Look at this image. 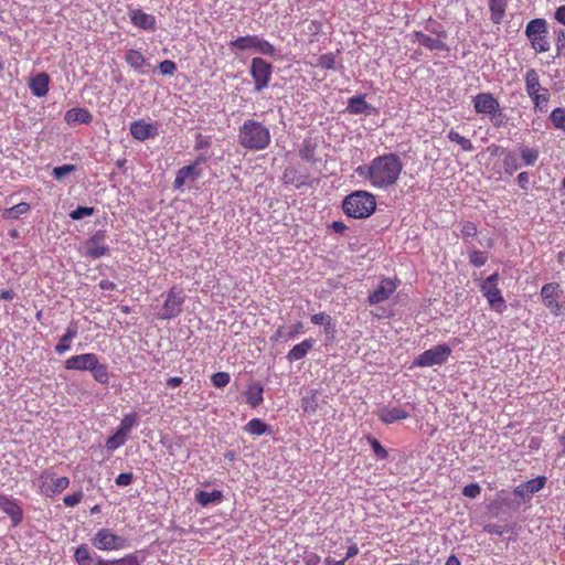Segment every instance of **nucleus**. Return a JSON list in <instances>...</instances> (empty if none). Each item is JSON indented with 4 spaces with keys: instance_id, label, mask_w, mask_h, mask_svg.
<instances>
[{
    "instance_id": "nucleus-1",
    "label": "nucleus",
    "mask_w": 565,
    "mask_h": 565,
    "mask_svg": "<svg viewBox=\"0 0 565 565\" xmlns=\"http://www.w3.org/2000/svg\"><path fill=\"white\" fill-rule=\"evenodd\" d=\"M403 167L396 153H385L375 157L369 164L356 167L354 172L373 188L386 190L397 182Z\"/></svg>"
},
{
    "instance_id": "nucleus-2",
    "label": "nucleus",
    "mask_w": 565,
    "mask_h": 565,
    "mask_svg": "<svg viewBox=\"0 0 565 565\" xmlns=\"http://www.w3.org/2000/svg\"><path fill=\"white\" fill-rule=\"evenodd\" d=\"M237 141L249 151H262L269 147L271 135L269 127L256 119H245L237 130Z\"/></svg>"
},
{
    "instance_id": "nucleus-3",
    "label": "nucleus",
    "mask_w": 565,
    "mask_h": 565,
    "mask_svg": "<svg viewBox=\"0 0 565 565\" xmlns=\"http://www.w3.org/2000/svg\"><path fill=\"white\" fill-rule=\"evenodd\" d=\"M343 212L353 218H366L376 209L375 196L367 191H355L345 196L342 203Z\"/></svg>"
},
{
    "instance_id": "nucleus-4",
    "label": "nucleus",
    "mask_w": 565,
    "mask_h": 565,
    "mask_svg": "<svg viewBox=\"0 0 565 565\" xmlns=\"http://www.w3.org/2000/svg\"><path fill=\"white\" fill-rule=\"evenodd\" d=\"M525 92L532 100L535 109L540 111L546 110V105L551 94L546 87L540 83V75L535 68H527L524 74Z\"/></svg>"
},
{
    "instance_id": "nucleus-5",
    "label": "nucleus",
    "mask_w": 565,
    "mask_h": 565,
    "mask_svg": "<svg viewBox=\"0 0 565 565\" xmlns=\"http://www.w3.org/2000/svg\"><path fill=\"white\" fill-rule=\"evenodd\" d=\"M92 545L103 552H114L125 550L130 546L129 540L116 534L109 527H102L90 539Z\"/></svg>"
},
{
    "instance_id": "nucleus-6",
    "label": "nucleus",
    "mask_w": 565,
    "mask_h": 565,
    "mask_svg": "<svg viewBox=\"0 0 565 565\" xmlns=\"http://www.w3.org/2000/svg\"><path fill=\"white\" fill-rule=\"evenodd\" d=\"M228 45L232 50L252 51L265 56H275L277 54L276 47L259 35L238 36L231 41Z\"/></svg>"
},
{
    "instance_id": "nucleus-7",
    "label": "nucleus",
    "mask_w": 565,
    "mask_h": 565,
    "mask_svg": "<svg viewBox=\"0 0 565 565\" xmlns=\"http://www.w3.org/2000/svg\"><path fill=\"white\" fill-rule=\"evenodd\" d=\"M525 35L535 52L544 53L550 50V42L547 39V23L545 19L537 18L531 20L526 24Z\"/></svg>"
},
{
    "instance_id": "nucleus-8",
    "label": "nucleus",
    "mask_w": 565,
    "mask_h": 565,
    "mask_svg": "<svg viewBox=\"0 0 565 565\" xmlns=\"http://www.w3.org/2000/svg\"><path fill=\"white\" fill-rule=\"evenodd\" d=\"M450 354L451 348L448 344H438L424 351L418 356H416L415 360L413 361V366L430 367L435 365H443L444 363L447 362Z\"/></svg>"
},
{
    "instance_id": "nucleus-9",
    "label": "nucleus",
    "mask_w": 565,
    "mask_h": 565,
    "mask_svg": "<svg viewBox=\"0 0 565 565\" xmlns=\"http://www.w3.org/2000/svg\"><path fill=\"white\" fill-rule=\"evenodd\" d=\"M273 65L262 57H254L250 61L249 74L254 81V90L260 93L265 89L273 76Z\"/></svg>"
},
{
    "instance_id": "nucleus-10",
    "label": "nucleus",
    "mask_w": 565,
    "mask_h": 565,
    "mask_svg": "<svg viewBox=\"0 0 565 565\" xmlns=\"http://www.w3.org/2000/svg\"><path fill=\"white\" fill-rule=\"evenodd\" d=\"M541 298L543 305L550 310L552 315L558 317L565 309V305L559 301L563 297V289L557 282H548L541 288Z\"/></svg>"
},
{
    "instance_id": "nucleus-11",
    "label": "nucleus",
    "mask_w": 565,
    "mask_h": 565,
    "mask_svg": "<svg viewBox=\"0 0 565 565\" xmlns=\"http://www.w3.org/2000/svg\"><path fill=\"white\" fill-rule=\"evenodd\" d=\"M183 303V291L181 289L172 287L167 294L166 300L159 312V318L162 320H170L177 318L182 312Z\"/></svg>"
},
{
    "instance_id": "nucleus-12",
    "label": "nucleus",
    "mask_w": 565,
    "mask_h": 565,
    "mask_svg": "<svg viewBox=\"0 0 565 565\" xmlns=\"http://www.w3.org/2000/svg\"><path fill=\"white\" fill-rule=\"evenodd\" d=\"M414 406L411 403L404 405H384L376 411L377 418L385 425H391L411 417Z\"/></svg>"
},
{
    "instance_id": "nucleus-13",
    "label": "nucleus",
    "mask_w": 565,
    "mask_h": 565,
    "mask_svg": "<svg viewBox=\"0 0 565 565\" xmlns=\"http://www.w3.org/2000/svg\"><path fill=\"white\" fill-rule=\"evenodd\" d=\"M41 493L47 498H52L70 486V479L67 477L54 478V473L45 470L39 478Z\"/></svg>"
},
{
    "instance_id": "nucleus-14",
    "label": "nucleus",
    "mask_w": 565,
    "mask_h": 565,
    "mask_svg": "<svg viewBox=\"0 0 565 565\" xmlns=\"http://www.w3.org/2000/svg\"><path fill=\"white\" fill-rule=\"evenodd\" d=\"M106 242V232L103 230L93 234L84 244V255L92 259H98L109 253Z\"/></svg>"
},
{
    "instance_id": "nucleus-15",
    "label": "nucleus",
    "mask_w": 565,
    "mask_h": 565,
    "mask_svg": "<svg viewBox=\"0 0 565 565\" xmlns=\"http://www.w3.org/2000/svg\"><path fill=\"white\" fill-rule=\"evenodd\" d=\"M398 284L392 278H382L379 286L369 295L367 302L371 306L386 301L396 291Z\"/></svg>"
},
{
    "instance_id": "nucleus-16",
    "label": "nucleus",
    "mask_w": 565,
    "mask_h": 565,
    "mask_svg": "<svg viewBox=\"0 0 565 565\" xmlns=\"http://www.w3.org/2000/svg\"><path fill=\"white\" fill-rule=\"evenodd\" d=\"M473 109L477 114L489 116L500 106L499 100L491 93H479L472 98Z\"/></svg>"
},
{
    "instance_id": "nucleus-17",
    "label": "nucleus",
    "mask_w": 565,
    "mask_h": 565,
    "mask_svg": "<svg viewBox=\"0 0 565 565\" xmlns=\"http://www.w3.org/2000/svg\"><path fill=\"white\" fill-rule=\"evenodd\" d=\"M129 131L136 140L145 141L158 135V127L156 124L139 119L130 124Z\"/></svg>"
},
{
    "instance_id": "nucleus-18",
    "label": "nucleus",
    "mask_w": 565,
    "mask_h": 565,
    "mask_svg": "<svg viewBox=\"0 0 565 565\" xmlns=\"http://www.w3.org/2000/svg\"><path fill=\"white\" fill-rule=\"evenodd\" d=\"M98 356L95 353H82L73 355L65 361V369L72 371H89L93 369Z\"/></svg>"
},
{
    "instance_id": "nucleus-19",
    "label": "nucleus",
    "mask_w": 565,
    "mask_h": 565,
    "mask_svg": "<svg viewBox=\"0 0 565 565\" xmlns=\"http://www.w3.org/2000/svg\"><path fill=\"white\" fill-rule=\"evenodd\" d=\"M345 110H347V113H349L351 115H365V116L375 114L377 111V109L374 106H372L371 104H369L365 100L364 94H359V95H354V96L350 97L348 99Z\"/></svg>"
},
{
    "instance_id": "nucleus-20",
    "label": "nucleus",
    "mask_w": 565,
    "mask_h": 565,
    "mask_svg": "<svg viewBox=\"0 0 565 565\" xmlns=\"http://www.w3.org/2000/svg\"><path fill=\"white\" fill-rule=\"evenodd\" d=\"M480 291L487 299L491 310L495 311L497 313H503L507 310V302L499 288H488L487 286H480Z\"/></svg>"
},
{
    "instance_id": "nucleus-21",
    "label": "nucleus",
    "mask_w": 565,
    "mask_h": 565,
    "mask_svg": "<svg viewBox=\"0 0 565 565\" xmlns=\"http://www.w3.org/2000/svg\"><path fill=\"white\" fill-rule=\"evenodd\" d=\"M411 41L413 43H418L419 45L430 51H449V47L445 41L437 38H431L422 31H414L411 34Z\"/></svg>"
},
{
    "instance_id": "nucleus-22",
    "label": "nucleus",
    "mask_w": 565,
    "mask_h": 565,
    "mask_svg": "<svg viewBox=\"0 0 565 565\" xmlns=\"http://www.w3.org/2000/svg\"><path fill=\"white\" fill-rule=\"evenodd\" d=\"M0 509L3 513L10 516L13 525H18L22 521V509L17 500L8 495H0Z\"/></svg>"
},
{
    "instance_id": "nucleus-23",
    "label": "nucleus",
    "mask_w": 565,
    "mask_h": 565,
    "mask_svg": "<svg viewBox=\"0 0 565 565\" xmlns=\"http://www.w3.org/2000/svg\"><path fill=\"white\" fill-rule=\"evenodd\" d=\"M125 61L131 68H134L139 74H146V68L150 67V63L148 62V60L138 50H128L125 54Z\"/></svg>"
},
{
    "instance_id": "nucleus-24",
    "label": "nucleus",
    "mask_w": 565,
    "mask_h": 565,
    "mask_svg": "<svg viewBox=\"0 0 565 565\" xmlns=\"http://www.w3.org/2000/svg\"><path fill=\"white\" fill-rule=\"evenodd\" d=\"M131 23L146 31L156 30V18L152 14L146 13L142 10L136 9L130 12Z\"/></svg>"
},
{
    "instance_id": "nucleus-25",
    "label": "nucleus",
    "mask_w": 565,
    "mask_h": 565,
    "mask_svg": "<svg viewBox=\"0 0 565 565\" xmlns=\"http://www.w3.org/2000/svg\"><path fill=\"white\" fill-rule=\"evenodd\" d=\"M93 116L86 108L74 107L67 110L64 115V120L67 125H87L92 121Z\"/></svg>"
},
{
    "instance_id": "nucleus-26",
    "label": "nucleus",
    "mask_w": 565,
    "mask_h": 565,
    "mask_svg": "<svg viewBox=\"0 0 565 565\" xmlns=\"http://www.w3.org/2000/svg\"><path fill=\"white\" fill-rule=\"evenodd\" d=\"M98 556L87 544H81L75 548L73 557L77 565H98Z\"/></svg>"
},
{
    "instance_id": "nucleus-27",
    "label": "nucleus",
    "mask_w": 565,
    "mask_h": 565,
    "mask_svg": "<svg viewBox=\"0 0 565 565\" xmlns=\"http://www.w3.org/2000/svg\"><path fill=\"white\" fill-rule=\"evenodd\" d=\"M263 394V385L259 382H250L245 392L246 403L253 408L258 407L264 402Z\"/></svg>"
},
{
    "instance_id": "nucleus-28",
    "label": "nucleus",
    "mask_w": 565,
    "mask_h": 565,
    "mask_svg": "<svg viewBox=\"0 0 565 565\" xmlns=\"http://www.w3.org/2000/svg\"><path fill=\"white\" fill-rule=\"evenodd\" d=\"M50 77L46 73H39L31 77L29 87L36 97H44L49 92Z\"/></svg>"
},
{
    "instance_id": "nucleus-29",
    "label": "nucleus",
    "mask_w": 565,
    "mask_h": 565,
    "mask_svg": "<svg viewBox=\"0 0 565 565\" xmlns=\"http://www.w3.org/2000/svg\"><path fill=\"white\" fill-rule=\"evenodd\" d=\"M78 334L76 322H71L66 328L65 333L60 338L58 343L55 345V352L61 355L71 350V342Z\"/></svg>"
},
{
    "instance_id": "nucleus-30",
    "label": "nucleus",
    "mask_w": 565,
    "mask_h": 565,
    "mask_svg": "<svg viewBox=\"0 0 565 565\" xmlns=\"http://www.w3.org/2000/svg\"><path fill=\"white\" fill-rule=\"evenodd\" d=\"M313 345L315 340L312 338L303 340L302 342L292 347V349L287 354V360L289 362H295L303 359L313 348Z\"/></svg>"
},
{
    "instance_id": "nucleus-31",
    "label": "nucleus",
    "mask_w": 565,
    "mask_h": 565,
    "mask_svg": "<svg viewBox=\"0 0 565 565\" xmlns=\"http://www.w3.org/2000/svg\"><path fill=\"white\" fill-rule=\"evenodd\" d=\"M223 498V492L220 490H213L211 492L198 490L195 492V501L202 507L218 504L222 502Z\"/></svg>"
},
{
    "instance_id": "nucleus-32",
    "label": "nucleus",
    "mask_w": 565,
    "mask_h": 565,
    "mask_svg": "<svg viewBox=\"0 0 565 565\" xmlns=\"http://www.w3.org/2000/svg\"><path fill=\"white\" fill-rule=\"evenodd\" d=\"M515 151L518 152L524 167H533L540 157V150L537 148L520 146Z\"/></svg>"
},
{
    "instance_id": "nucleus-33",
    "label": "nucleus",
    "mask_w": 565,
    "mask_h": 565,
    "mask_svg": "<svg viewBox=\"0 0 565 565\" xmlns=\"http://www.w3.org/2000/svg\"><path fill=\"white\" fill-rule=\"evenodd\" d=\"M488 2L491 13V21L494 24H500L505 15L508 0H488Z\"/></svg>"
},
{
    "instance_id": "nucleus-34",
    "label": "nucleus",
    "mask_w": 565,
    "mask_h": 565,
    "mask_svg": "<svg viewBox=\"0 0 565 565\" xmlns=\"http://www.w3.org/2000/svg\"><path fill=\"white\" fill-rule=\"evenodd\" d=\"M523 167L520 162V157L515 150L508 151L503 158V169L509 175H512L519 169Z\"/></svg>"
},
{
    "instance_id": "nucleus-35",
    "label": "nucleus",
    "mask_w": 565,
    "mask_h": 565,
    "mask_svg": "<svg viewBox=\"0 0 565 565\" xmlns=\"http://www.w3.org/2000/svg\"><path fill=\"white\" fill-rule=\"evenodd\" d=\"M316 149L317 143L311 138L305 139L299 148V156L307 162L316 163Z\"/></svg>"
},
{
    "instance_id": "nucleus-36",
    "label": "nucleus",
    "mask_w": 565,
    "mask_h": 565,
    "mask_svg": "<svg viewBox=\"0 0 565 565\" xmlns=\"http://www.w3.org/2000/svg\"><path fill=\"white\" fill-rule=\"evenodd\" d=\"M98 565H141L136 553L127 554L121 558L106 559L98 556Z\"/></svg>"
},
{
    "instance_id": "nucleus-37",
    "label": "nucleus",
    "mask_w": 565,
    "mask_h": 565,
    "mask_svg": "<svg viewBox=\"0 0 565 565\" xmlns=\"http://www.w3.org/2000/svg\"><path fill=\"white\" fill-rule=\"evenodd\" d=\"M245 431L254 436H262L265 434H269L271 428L265 422L259 418L250 419L244 427Z\"/></svg>"
},
{
    "instance_id": "nucleus-38",
    "label": "nucleus",
    "mask_w": 565,
    "mask_h": 565,
    "mask_svg": "<svg viewBox=\"0 0 565 565\" xmlns=\"http://www.w3.org/2000/svg\"><path fill=\"white\" fill-rule=\"evenodd\" d=\"M138 426V415L135 412L126 414L120 420L117 430L126 435L128 438L135 427Z\"/></svg>"
},
{
    "instance_id": "nucleus-39",
    "label": "nucleus",
    "mask_w": 565,
    "mask_h": 565,
    "mask_svg": "<svg viewBox=\"0 0 565 565\" xmlns=\"http://www.w3.org/2000/svg\"><path fill=\"white\" fill-rule=\"evenodd\" d=\"M90 373L97 383L103 384V385L108 384L109 372H108L107 365L100 363L99 359H97L96 363H94V366L90 370Z\"/></svg>"
},
{
    "instance_id": "nucleus-40",
    "label": "nucleus",
    "mask_w": 565,
    "mask_h": 565,
    "mask_svg": "<svg viewBox=\"0 0 565 565\" xmlns=\"http://www.w3.org/2000/svg\"><path fill=\"white\" fill-rule=\"evenodd\" d=\"M30 204L26 202H20L11 207L3 211V217L6 220H18L21 215L26 214L30 211Z\"/></svg>"
},
{
    "instance_id": "nucleus-41",
    "label": "nucleus",
    "mask_w": 565,
    "mask_h": 565,
    "mask_svg": "<svg viewBox=\"0 0 565 565\" xmlns=\"http://www.w3.org/2000/svg\"><path fill=\"white\" fill-rule=\"evenodd\" d=\"M282 181L285 184H290L299 189L305 184V179L302 175L298 174V171L295 168H286L282 173Z\"/></svg>"
},
{
    "instance_id": "nucleus-42",
    "label": "nucleus",
    "mask_w": 565,
    "mask_h": 565,
    "mask_svg": "<svg viewBox=\"0 0 565 565\" xmlns=\"http://www.w3.org/2000/svg\"><path fill=\"white\" fill-rule=\"evenodd\" d=\"M128 437L116 429L115 434L109 436L106 440L105 447L108 451L113 452L126 444Z\"/></svg>"
},
{
    "instance_id": "nucleus-43",
    "label": "nucleus",
    "mask_w": 565,
    "mask_h": 565,
    "mask_svg": "<svg viewBox=\"0 0 565 565\" xmlns=\"http://www.w3.org/2000/svg\"><path fill=\"white\" fill-rule=\"evenodd\" d=\"M448 139L459 145L463 151L470 152L475 149L472 142L468 138L462 137L459 132L452 129L448 132Z\"/></svg>"
},
{
    "instance_id": "nucleus-44",
    "label": "nucleus",
    "mask_w": 565,
    "mask_h": 565,
    "mask_svg": "<svg viewBox=\"0 0 565 565\" xmlns=\"http://www.w3.org/2000/svg\"><path fill=\"white\" fill-rule=\"evenodd\" d=\"M550 119L554 128L563 130L565 132V108L557 107L552 110Z\"/></svg>"
},
{
    "instance_id": "nucleus-45",
    "label": "nucleus",
    "mask_w": 565,
    "mask_h": 565,
    "mask_svg": "<svg viewBox=\"0 0 565 565\" xmlns=\"http://www.w3.org/2000/svg\"><path fill=\"white\" fill-rule=\"evenodd\" d=\"M547 482V478L545 476H539L534 479L523 482L524 487L527 488V492L532 495L541 491Z\"/></svg>"
},
{
    "instance_id": "nucleus-46",
    "label": "nucleus",
    "mask_w": 565,
    "mask_h": 565,
    "mask_svg": "<svg viewBox=\"0 0 565 565\" xmlns=\"http://www.w3.org/2000/svg\"><path fill=\"white\" fill-rule=\"evenodd\" d=\"M424 28H425V31H427L431 34H435L436 38L439 40L444 41L447 38V32L441 26V24H439L438 22H436L433 19L427 20Z\"/></svg>"
},
{
    "instance_id": "nucleus-47",
    "label": "nucleus",
    "mask_w": 565,
    "mask_h": 565,
    "mask_svg": "<svg viewBox=\"0 0 565 565\" xmlns=\"http://www.w3.org/2000/svg\"><path fill=\"white\" fill-rule=\"evenodd\" d=\"M490 121L495 128L505 127L508 124V116L503 110L501 109V106L495 108V111H492L489 115Z\"/></svg>"
},
{
    "instance_id": "nucleus-48",
    "label": "nucleus",
    "mask_w": 565,
    "mask_h": 565,
    "mask_svg": "<svg viewBox=\"0 0 565 565\" xmlns=\"http://www.w3.org/2000/svg\"><path fill=\"white\" fill-rule=\"evenodd\" d=\"M76 170V166L74 164H63V166H60V167H55L53 168L52 170V177L57 180V181H61L63 180L66 175L71 174L72 172H74Z\"/></svg>"
},
{
    "instance_id": "nucleus-49",
    "label": "nucleus",
    "mask_w": 565,
    "mask_h": 565,
    "mask_svg": "<svg viewBox=\"0 0 565 565\" xmlns=\"http://www.w3.org/2000/svg\"><path fill=\"white\" fill-rule=\"evenodd\" d=\"M367 441L377 459L383 460L387 458V450L380 444L376 438L369 436Z\"/></svg>"
},
{
    "instance_id": "nucleus-50",
    "label": "nucleus",
    "mask_w": 565,
    "mask_h": 565,
    "mask_svg": "<svg viewBox=\"0 0 565 565\" xmlns=\"http://www.w3.org/2000/svg\"><path fill=\"white\" fill-rule=\"evenodd\" d=\"M555 34V49L557 56L565 55V30L556 29Z\"/></svg>"
},
{
    "instance_id": "nucleus-51",
    "label": "nucleus",
    "mask_w": 565,
    "mask_h": 565,
    "mask_svg": "<svg viewBox=\"0 0 565 565\" xmlns=\"http://www.w3.org/2000/svg\"><path fill=\"white\" fill-rule=\"evenodd\" d=\"M311 322L313 324H322V326H324L326 332H329V329L332 326V318L329 315L324 313V312H319V313H316V315L311 316Z\"/></svg>"
},
{
    "instance_id": "nucleus-52",
    "label": "nucleus",
    "mask_w": 565,
    "mask_h": 565,
    "mask_svg": "<svg viewBox=\"0 0 565 565\" xmlns=\"http://www.w3.org/2000/svg\"><path fill=\"white\" fill-rule=\"evenodd\" d=\"M318 66L324 70L335 68V55L333 53H326L319 56Z\"/></svg>"
},
{
    "instance_id": "nucleus-53",
    "label": "nucleus",
    "mask_w": 565,
    "mask_h": 565,
    "mask_svg": "<svg viewBox=\"0 0 565 565\" xmlns=\"http://www.w3.org/2000/svg\"><path fill=\"white\" fill-rule=\"evenodd\" d=\"M469 260L475 267H482L488 260V255L484 252L471 250L469 253Z\"/></svg>"
},
{
    "instance_id": "nucleus-54",
    "label": "nucleus",
    "mask_w": 565,
    "mask_h": 565,
    "mask_svg": "<svg viewBox=\"0 0 565 565\" xmlns=\"http://www.w3.org/2000/svg\"><path fill=\"white\" fill-rule=\"evenodd\" d=\"M94 211V207L78 206L70 213V217L74 221L83 220L84 217L92 216Z\"/></svg>"
},
{
    "instance_id": "nucleus-55",
    "label": "nucleus",
    "mask_w": 565,
    "mask_h": 565,
    "mask_svg": "<svg viewBox=\"0 0 565 565\" xmlns=\"http://www.w3.org/2000/svg\"><path fill=\"white\" fill-rule=\"evenodd\" d=\"M231 381V376L226 372H216L212 375L211 382L215 387H225Z\"/></svg>"
},
{
    "instance_id": "nucleus-56",
    "label": "nucleus",
    "mask_w": 565,
    "mask_h": 565,
    "mask_svg": "<svg viewBox=\"0 0 565 565\" xmlns=\"http://www.w3.org/2000/svg\"><path fill=\"white\" fill-rule=\"evenodd\" d=\"M180 171L188 181H195L201 177V171L199 168H195V164L182 167Z\"/></svg>"
},
{
    "instance_id": "nucleus-57",
    "label": "nucleus",
    "mask_w": 565,
    "mask_h": 565,
    "mask_svg": "<svg viewBox=\"0 0 565 565\" xmlns=\"http://www.w3.org/2000/svg\"><path fill=\"white\" fill-rule=\"evenodd\" d=\"M162 75L172 76L177 72V64L171 60H164L158 66Z\"/></svg>"
},
{
    "instance_id": "nucleus-58",
    "label": "nucleus",
    "mask_w": 565,
    "mask_h": 565,
    "mask_svg": "<svg viewBox=\"0 0 565 565\" xmlns=\"http://www.w3.org/2000/svg\"><path fill=\"white\" fill-rule=\"evenodd\" d=\"M481 493V487L473 482L463 487L462 494L466 498L476 499Z\"/></svg>"
},
{
    "instance_id": "nucleus-59",
    "label": "nucleus",
    "mask_w": 565,
    "mask_h": 565,
    "mask_svg": "<svg viewBox=\"0 0 565 565\" xmlns=\"http://www.w3.org/2000/svg\"><path fill=\"white\" fill-rule=\"evenodd\" d=\"M82 499H83V492L77 491V492L65 495L63 498V502L66 507L73 508V507L77 505L82 501Z\"/></svg>"
},
{
    "instance_id": "nucleus-60",
    "label": "nucleus",
    "mask_w": 565,
    "mask_h": 565,
    "mask_svg": "<svg viewBox=\"0 0 565 565\" xmlns=\"http://www.w3.org/2000/svg\"><path fill=\"white\" fill-rule=\"evenodd\" d=\"M513 493L520 498V500L523 502V503H527L530 502L531 498H532V494L530 492H527V488L524 487V483H521L519 486H516L513 490Z\"/></svg>"
},
{
    "instance_id": "nucleus-61",
    "label": "nucleus",
    "mask_w": 565,
    "mask_h": 565,
    "mask_svg": "<svg viewBox=\"0 0 565 565\" xmlns=\"http://www.w3.org/2000/svg\"><path fill=\"white\" fill-rule=\"evenodd\" d=\"M460 234L465 237H472L477 235V226L472 222H463L460 226Z\"/></svg>"
},
{
    "instance_id": "nucleus-62",
    "label": "nucleus",
    "mask_w": 565,
    "mask_h": 565,
    "mask_svg": "<svg viewBox=\"0 0 565 565\" xmlns=\"http://www.w3.org/2000/svg\"><path fill=\"white\" fill-rule=\"evenodd\" d=\"M316 393L312 392L311 396H305L302 398V407L305 412H316L317 403H316Z\"/></svg>"
},
{
    "instance_id": "nucleus-63",
    "label": "nucleus",
    "mask_w": 565,
    "mask_h": 565,
    "mask_svg": "<svg viewBox=\"0 0 565 565\" xmlns=\"http://www.w3.org/2000/svg\"><path fill=\"white\" fill-rule=\"evenodd\" d=\"M134 480V475L131 472H122L117 476L115 479V483L119 487L129 486Z\"/></svg>"
},
{
    "instance_id": "nucleus-64",
    "label": "nucleus",
    "mask_w": 565,
    "mask_h": 565,
    "mask_svg": "<svg viewBox=\"0 0 565 565\" xmlns=\"http://www.w3.org/2000/svg\"><path fill=\"white\" fill-rule=\"evenodd\" d=\"M516 181L522 190L527 191L530 188V173L527 171L519 173L516 177Z\"/></svg>"
}]
</instances>
